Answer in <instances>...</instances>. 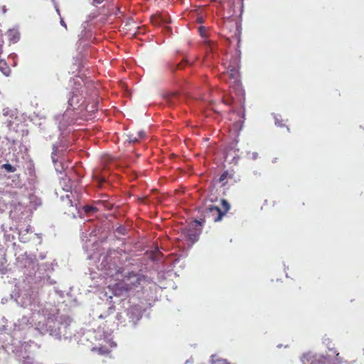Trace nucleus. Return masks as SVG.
Listing matches in <instances>:
<instances>
[{
	"mask_svg": "<svg viewBox=\"0 0 364 364\" xmlns=\"http://www.w3.org/2000/svg\"><path fill=\"white\" fill-rule=\"evenodd\" d=\"M73 193L70 192V194H67L65 196H62L61 200L63 203V205L64 207L73 208L77 205L75 201L72 200Z\"/></svg>",
	"mask_w": 364,
	"mask_h": 364,
	"instance_id": "nucleus-8",
	"label": "nucleus"
},
{
	"mask_svg": "<svg viewBox=\"0 0 364 364\" xmlns=\"http://www.w3.org/2000/svg\"><path fill=\"white\" fill-rule=\"evenodd\" d=\"M105 0H92V5L97 6L98 4H102Z\"/></svg>",
	"mask_w": 364,
	"mask_h": 364,
	"instance_id": "nucleus-13",
	"label": "nucleus"
},
{
	"mask_svg": "<svg viewBox=\"0 0 364 364\" xmlns=\"http://www.w3.org/2000/svg\"><path fill=\"white\" fill-rule=\"evenodd\" d=\"M2 48H3V46L0 45V54L2 53Z\"/></svg>",
	"mask_w": 364,
	"mask_h": 364,
	"instance_id": "nucleus-17",
	"label": "nucleus"
},
{
	"mask_svg": "<svg viewBox=\"0 0 364 364\" xmlns=\"http://www.w3.org/2000/svg\"><path fill=\"white\" fill-rule=\"evenodd\" d=\"M311 364H350L347 361H344L342 360L341 357H339V354L336 355V357L334 360H330L327 358H323L321 360H316L312 362Z\"/></svg>",
	"mask_w": 364,
	"mask_h": 364,
	"instance_id": "nucleus-7",
	"label": "nucleus"
},
{
	"mask_svg": "<svg viewBox=\"0 0 364 364\" xmlns=\"http://www.w3.org/2000/svg\"><path fill=\"white\" fill-rule=\"evenodd\" d=\"M127 316L132 321H138L141 317V309L140 306L135 305L132 306L127 309Z\"/></svg>",
	"mask_w": 364,
	"mask_h": 364,
	"instance_id": "nucleus-6",
	"label": "nucleus"
},
{
	"mask_svg": "<svg viewBox=\"0 0 364 364\" xmlns=\"http://www.w3.org/2000/svg\"><path fill=\"white\" fill-rule=\"evenodd\" d=\"M233 175L230 174L228 171H225L220 176L215 180L217 183H221L222 186H224L228 183V178H232Z\"/></svg>",
	"mask_w": 364,
	"mask_h": 364,
	"instance_id": "nucleus-9",
	"label": "nucleus"
},
{
	"mask_svg": "<svg viewBox=\"0 0 364 364\" xmlns=\"http://www.w3.org/2000/svg\"><path fill=\"white\" fill-rule=\"evenodd\" d=\"M83 210L86 213H90V212H96L97 211V208L95 206L92 205H85L83 207Z\"/></svg>",
	"mask_w": 364,
	"mask_h": 364,
	"instance_id": "nucleus-12",
	"label": "nucleus"
},
{
	"mask_svg": "<svg viewBox=\"0 0 364 364\" xmlns=\"http://www.w3.org/2000/svg\"><path fill=\"white\" fill-rule=\"evenodd\" d=\"M106 316H107V315H105V316L100 315V318H105Z\"/></svg>",
	"mask_w": 364,
	"mask_h": 364,
	"instance_id": "nucleus-19",
	"label": "nucleus"
},
{
	"mask_svg": "<svg viewBox=\"0 0 364 364\" xmlns=\"http://www.w3.org/2000/svg\"><path fill=\"white\" fill-rule=\"evenodd\" d=\"M72 100H73L72 99H69V100H68V103H69L70 105H72Z\"/></svg>",
	"mask_w": 364,
	"mask_h": 364,
	"instance_id": "nucleus-18",
	"label": "nucleus"
},
{
	"mask_svg": "<svg viewBox=\"0 0 364 364\" xmlns=\"http://www.w3.org/2000/svg\"><path fill=\"white\" fill-rule=\"evenodd\" d=\"M221 208L212 205L208 206L204 211L203 222H205L206 220L213 223L220 221L230 208L229 203L225 199L221 200Z\"/></svg>",
	"mask_w": 364,
	"mask_h": 364,
	"instance_id": "nucleus-1",
	"label": "nucleus"
},
{
	"mask_svg": "<svg viewBox=\"0 0 364 364\" xmlns=\"http://www.w3.org/2000/svg\"><path fill=\"white\" fill-rule=\"evenodd\" d=\"M215 364H230L225 359L218 360Z\"/></svg>",
	"mask_w": 364,
	"mask_h": 364,
	"instance_id": "nucleus-15",
	"label": "nucleus"
},
{
	"mask_svg": "<svg viewBox=\"0 0 364 364\" xmlns=\"http://www.w3.org/2000/svg\"><path fill=\"white\" fill-rule=\"evenodd\" d=\"M142 279V276L139 274L134 273V272H129L124 277V280L126 282H129V286H137L140 284V282ZM131 289V287H129L127 289Z\"/></svg>",
	"mask_w": 364,
	"mask_h": 364,
	"instance_id": "nucleus-4",
	"label": "nucleus"
},
{
	"mask_svg": "<svg viewBox=\"0 0 364 364\" xmlns=\"http://www.w3.org/2000/svg\"><path fill=\"white\" fill-rule=\"evenodd\" d=\"M241 31L242 26L238 21L228 18L224 23L223 32L230 43L235 41L237 45L239 46L240 43Z\"/></svg>",
	"mask_w": 364,
	"mask_h": 364,
	"instance_id": "nucleus-2",
	"label": "nucleus"
},
{
	"mask_svg": "<svg viewBox=\"0 0 364 364\" xmlns=\"http://www.w3.org/2000/svg\"><path fill=\"white\" fill-rule=\"evenodd\" d=\"M127 141L131 143H137L146 137V134L143 130L129 132L127 134Z\"/></svg>",
	"mask_w": 364,
	"mask_h": 364,
	"instance_id": "nucleus-3",
	"label": "nucleus"
},
{
	"mask_svg": "<svg viewBox=\"0 0 364 364\" xmlns=\"http://www.w3.org/2000/svg\"><path fill=\"white\" fill-rule=\"evenodd\" d=\"M200 231L195 228H189L184 230L183 235L191 243L196 242L200 235Z\"/></svg>",
	"mask_w": 364,
	"mask_h": 364,
	"instance_id": "nucleus-5",
	"label": "nucleus"
},
{
	"mask_svg": "<svg viewBox=\"0 0 364 364\" xmlns=\"http://www.w3.org/2000/svg\"><path fill=\"white\" fill-rule=\"evenodd\" d=\"M92 350L102 355H107L110 353L109 349L105 346L95 347L92 348Z\"/></svg>",
	"mask_w": 364,
	"mask_h": 364,
	"instance_id": "nucleus-10",
	"label": "nucleus"
},
{
	"mask_svg": "<svg viewBox=\"0 0 364 364\" xmlns=\"http://www.w3.org/2000/svg\"><path fill=\"white\" fill-rule=\"evenodd\" d=\"M1 168L5 169L9 173H14L16 171V168L9 164H4L1 166Z\"/></svg>",
	"mask_w": 364,
	"mask_h": 364,
	"instance_id": "nucleus-11",
	"label": "nucleus"
},
{
	"mask_svg": "<svg viewBox=\"0 0 364 364\" xmlns=\"http://www.w3.org/2000/svg\"><path fill=\"white\" fill-rule=\"evenodd\" d=\"M115 311V307L114 305H112L110 307H109L108 309V311H107V314L109 315L111 314H113Z\"/></svg>",
	"mask_w": 364,
	"mask_h": 364,
	"instance_id": "nucleus-14",
	"label": "nucleus"
},
{
	"mask_svg": "<svg viewBox=\"0 0 364 364\" xmlns=\"http://www.w3.org/2000/svg\"><path fill=\"white\" fill-rule=\"evenodd\" d=\"M60 24H61L63 27H65V28H67L66 23H65V21H63V18H61V20H60Z\"/></svg>",
	"mask_w": 364,
	"mask_h": 364,
	"instance_id": "nucleus-16",
	"label": "nucleus"
}]
</instances>
